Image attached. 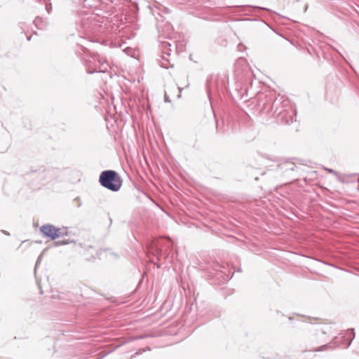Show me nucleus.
Listing matches in <instances>:
<instances>
[{
  "instance_id": "obj_1",
  "label": "nucleus",
  "mask_w": 359,
  "mask_h": 359,
  "mask_svg": "<svg viewBox=\"0 0 359 359\" xmlns=\"http://www.w3.org/2000/svg\"><path fill=\"white\" fill-rule=\"evenodd\" d=\"M261 104H262V109L266 112H269L275 108L273 113L287 124L293 122L297 114L294 104L290 100L283 99V97H277L274 100L270 97L266 99V102L260 99L259 105Z\"/></svg>"
},
{
  "instance_id": "obj_2",
  "label": "nucleus",
  "mask_w": 359,
  "mask_h": 359,
  "mask_svg": "<svg viewBox=\"0 0 359 359\" xmlns=\"http://www.w3.org/2000/svg\"><path fill=\"white\" fill-rule=\"evenodd\" d=\"M100 184L112 191H118L122 185V182L116 172L104 170L101 172L99 178Z\"/></svg>"
},
{
  "instance_id": "obj_3",
  "label": "nucleus",
  "mask_w": 359,
  "mask_h": 359,
  "mask_svg": "<svg viewBox=\"0 0 359 359\" xmlns=\"http://www.w3.org/2000/svg\"><path fill=\"white\" fill-rule=\"evenodd\" d=\"M109 67V62L98 55H93L88 61L86 70L89 74L94 72H106Z\"/></svg>"
},
{
  "instance_id": "obj_4",
  "label": "nucleus",
  "mask_w": 359,
  "mask_h": 359,
  "mask_svg": "<svg viewBox=\"0 0 359 359\" xmlns=\"http://www.w3.org/2000/svg\"><path fill=\"white\" fill-rule=\"evenodd\" d=\"M41 231L46 237H48L52 240L58 238L61 233L60 229L51 224L43 225L41 227Z\"/></svg>"
},
{
  "instance_id": "obj_5",
  "label": "nucleus",
  "mask_w": 359,
  "mask_h": 359,
  "mask_svg": "<svg viewBox=\"0 0 359 359\" xmlns=\"http://www.w3.org/2000/svg\"><path fill=\"white\" fill-rule=\"evenodd\" d=\"M99 6L100 7V9L104 11V13H108L109 15L114 12L113 4L110 0H104L101 1Z\"/></svg>"
},
{
  "instance_id": "obj_6",
  "label": "nucleus",
  "mask_w": 359,
  "mask_h": 359,
  "mask_svg": "<svg viewBox=\"0 0 359 359\" xmlns=\"http://www.w3.org/2000/svg\"><path fill=\"white\" fill-rule=\"evenodd\" d=\"M88 19H89L91 22H94L95 25H96V22H99L98 20H96V16H95V15H91Z\"/></svg>"
},
{
  "instance_id": "obj_7",
  "label": "nucleus",
  "mask_w": 359,
  "mask_h": 359,
  "mask_svg": "<svg viewBox=\"0 0 359 359\" xmlns=\"http://www.w3.org/2000/svg\"><path fill=\"white\" fill-rule=\"evenodd\" d=\"M46 9L47 12H48V13H50V10L52 9V6H51V4H46Z\"/></svg>"
},
{
  "instance_id": "obj_8",
  "label": "nucleus",
  "mask_w": 359,
  "mask_h": 359,
  "mask_svg": "<svg viewBox=\"0 0 359 359\" xmlns=\"http://www.w3.org/2000/svg\"><path fill=\"white\" fill-rule=\"evenodd\" d=\"M41 22V18H36V19L34 20V23L38 26V24Z\"/></svg>"
},
{
  "instance_id": "obj_9",
  "label": "nucleus",
  "mask_w": 359,
  "mask_h": 359,
  "mask_svg": "<svg viewBox=\"0 0 359 359\" xmlns=\"http://www.w3.org/2000/svg\"><path fill=\"white\" fill-rule=\"evenodd\" d=\"M325 170H326L328 172H330V173H332V174H334V175H336V173H337V172H336L334 170H332V169L325 168Z\"/></svg>"
},
{
  "instance_id": "obj_10",
  "label": "nucleus",
  "mask_w": 359,
  "mask_h": 359,
  "mask_svg": "<svg viewBox=\"0 0 359 359\" xmlns=\"http://www.w3.org/2000/svg\"><path fill=\"white\" fill-rule=\"evenodd\" d=\"M163 46H164V47H166V46H171V45H170L169 43H168V42H164V43H163Z\"/></svg>"
},
{
  "instance_id": "obj_11",
  "label": "nucleus",
  "mask_w": 359,
  "mask_h": 359,
  "mask_svg": "<svg viewBox=\"0 0 359 359\" xmlns=\"http://www.w3.org/2000/svg\"><path fill=\"white\" fill-rule=\"evenodd\" d=\"M40 258L41 257H39L37 259V262H36V266L38 265V264L39 263V261H40Z\"/></svg>"
},
{
  "instance_id": "obj_12",
  "label": "nucleus",
  "mask_w": 359,
  "mask_h": 359,
  "mask_svg": "<svg viewBox=\"0 0 359 359\" xmlns=\"http://www.w3.org/2000/svg\"><path fill=\"white\" fill-rule=\"evenodd\" d=\"M2 232H3L4 233L6 234V235H9V233H7L6 231H2Z\"/></svg>"
},
{
  "instance_id": "obj_13",
  "label": "nucleus",
  "mask_w": 359,
  "mask_h": 359,
  "mask_svg": "<svg viewBox=\"0 0 359 359\" xmlns=\"http://www.w3.org/2000/svg\"><path fill=\"white\" fill-rule=\"evenodd\" d=\"M255 8H262V9H263L262 8H260V7H259V6H257V7H255Z\"/></svg>"
}]
</instances>
